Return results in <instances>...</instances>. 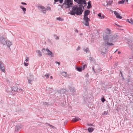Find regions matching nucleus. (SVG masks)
Masks as SVG:
<instances>
[{
    "label": "nucleus",
    "instance_id": "nucleus-6",
    "mask_svg": "<svg viewBox=\"0 0 133 133\" xmlns=\"http://www.w3.org/2000/svg\"><path fill=\"white\" fill-rule=\"evenodd\" d=\"M5 68L3 63L2 61H0V69L2 70V71L5 72Z\"/></svg>",
    "mask_w": 133,
    "mask_h": 133
},
{
    "label": "nucleus",
    "instance_id": "nucleus-21",
    "mask_svg": "<svg viewBox=\"0 0 133 133\" xmlns=\"http://www.w3.org/2000/svg\"><path fill=\"white\" fill-rule=\"evenodd\" d=\"M36 52L38 54V55L39 56H42L41 52L39 50H37L36 51Z\"/></svg>",
    "mask_w": 133,
    "mask_h": 133
},
{
    "label": "nucleus",
    "instance_id": "nucleus-38",
    "mask_svg": "<svg viewBox=\"0 0 133 133\" xmlns=\"http://www.w3.org/2000/svg\"><path fill=\"white\" fill-rule=\"evenodd\" d=\"M87 66V65L86 64H84L83 65V66L82 69L83 70L84 69H85V67Z\"/></svg>",
    "mask_w": 133,
    "mask_h": 133
},
{
    "label": "nucleus",
    "instance_id": "nucleus-41",
    "mask_svg": "<svg viewBox=\"0 0 133 133\" xmlns=\"http://www.w3.org/2000/svg\"><path fill=\"white\" fill-rule=\"evenodd\" d=\"M41 9H45V8L43 6H39V7Z\"/></svg>",
    "mask_w": 133,
    "mask_h": 133
},
{
    "label": "nucleus",
    "instance_id": "nucleus-44",
    "mask_svg": "<svg viewBox=\"0 0 133 133\" xmlns=\"http://www.w3.org/2000/svg\"><path fill=\"white\" fill-rule=\"evenodd\" d=\"M105 17V16L104 15H103L102 16H101V17H100V18L101 19H103Z\"/></svg>",
    "mask_w": 133,
    "mask_h": 133
},
{
    "label": "nucleus",
    "instance_id": "nucleus-33",
    "mask_svg": "<svg viewBox=\"0 0 133 133\" xmlns=\"http://www.w3.org/2000/svg\"><path fill=\"white\" fill-rule=\"evenodd\" d=\"M57 19L60 21H63V19L61 18V17L57 18Z\"/></svg>",
    "mask_w": 133,
    "mask_h": 133
},
{
    "label": "nucleus",
    "instance_id": "nucleus-30",
    "mask_svg": "<svg viewBox=\"0 0 133 133\" xmlns=\"http://www.w3.org/2000/svg\"><path fill=\"white\" fill-rule=\"evenodd\" d=\"M54 37H55V39H59V37L58 36H57L56 35H54Z\"/></svg>",
    "mask_w": 133,
    "mask_h": 133
},
{
    "label": "nucleus",
    "instance_id": "nucleus-59",
    "mask_svg": "<svg viewBox=\"0 0 133 133\" xmlns=\"http://www.w3.org/2000/svg\"><path fill=\"white\" fill-rule=\"evenodd\" d=\"M66 123H67V122H64V124H66Z\"/></svg>",
    "mask_w": 133,
    "mask_h": 133
},
{
    "label": "nucleus",
    "instance_id": "nucleus-52",
    "mask_svg": "<svg viewBox=\"0 0 133 133\" xmlns=\"http://www.w3.org/2000/svg\"><path fill=\"white\" fill-rule=\"evenodd\" d=\"M130 59H133V55H132V56L130 58Z\"/></svg>",
    "mask_w": 133,
    "mask_h": 133
},
{
    "label": "nucleus",
    "instance_id": "nucleus-18",
    "mask_svg": "<svg viewBox=\"0 0 133 133\" xmlns=\"http://www.w3.org/2000/svg\"><path fill=\"white\" fill-rule=\"evenodd\" d=\"M61 74L62 76H63L64 77L67 76V73L66 72L64 71L62 72H61Z\"/></svg>",
    "mask_w": 133,
    "mask_h": 133
},
{
    "label": "nucleus",
    "instance_id": "nucleus-40",
    "mask_svg": "<svg viewBox=\"0 0 133 133\" xmlns=\"http://www.w3.org/2000/svg\"><path fill=\"white\" fill-rule=\"evenodd\" d=\"M29 60V58L28 57H26V58L25 59V61L26 62H28Z\"/></svg>",
    "mask_w": 133,
    "mask_h": 133
},
{
    "label": "nucleus",
    "instance_id": "nucleus-36",
    "mask_svg": "<svg viewBox=\"0 0 133 133\" xmlns=\"http://www.w3.org/2000/svg\"><path fill=\"white\" fill-rule=\"evenodd\" d=\"M89 50V49L88 48H87L86 49H85L84 50L86 52H88Z\"/></svg>",
    "mask_w": 133,
    "mask_h": 133
},
{
    "label": "nucleus",
    "instance_id": "nucleus-24",
    "mask_svg": "<svg viewBox=\"0 0 133 133\" xmlns=\"http://www.w3.org/2000/svg\"><path fill=\"white\" fill-rule=\"evenodd\" d=\"M125 1V0H122V1H120L119 2H118V4H123V3Z\"/></svg>",
    "mask_w": 133,
    "mask_h": 133
},
{
    "label": "nucleus",
    "instance_id": "nucleus-34",
    "mask_svg": "<svg viewBox=\"0 0 133 133\" xmlns=\"http://www.w3.org/2000/svg\"><path fill=\"white\" fill-rule=\"evenodd\" d=\"M87 125L89 126H94V125L91 123H87Z\"/></svg>",
    "mask_w": 133,
    "mask_h": 133
},
{
    "label": "nucleus",
    "instance_id": "nucleus-11",
    "mask_svg": "<svg viewBox=\"0 0 133 133\" xmlns=\"http://www.w3.org/2000/svg\"><path fill=\"white\" fill-rule=\"evenodd\" d=\"M21 128V125L20 124H18L16 125L15 127V133H16V132H17Z\"/></svg>",
    "mask_w": 133,
    "mask_h": 133
},
{
    "label": "nucleus",
    "instance_id": "nucleus-45",
    "mask_svg": "<svg viewBox=\"0 0 133 133\" xmlns=\"http://www.w3.org/2000/svg\"><path fill=\"white\" fill-rule=\"evenodd\" d=\"M43 104L44 105H48L49 104H48V102H45L43 103Z\"/></svg>",
    "mask_w": 133,
    "mask_h": 133
},
{
    "label": "nucleus",
    "instance_id": "nucleus-47",
    "mask_svg": "<svg viewBox=\"0 0 133 133\" xmlns=\"http://www.w3.org/2000/svg\"><path fill=\"white\" fill-rule=\"evenodd\" d=\"M98 16L100 18V17L101 16V13H99L98 14Z\"/></svg>",
    "mask_w": 133,
    "mask_h": 133
},
{
    "label": "nucleus",
    "instance_id": "nucleus-37",
    "mask_svg": "<svg viewBox=\"0 0 133 133\" xmlns=\"http://www.w3.org/2000/svg\"><path fill=\"white\" fill-rule=\"evenodd\" d=\"M24 65L26 66H28L29 64V63H26L25 62H24Z\"/></svg>",
    "mask_w": 133,
    "mask_h": 133
},
{
    "label": "nucleus",
    "instance_id": "nucleus-54",
    "mask_svg": "<svg viewBox=\"0 0 133 133\" xmlns=\"http://www.w3.org/2000/svg\"><path fill=\"white\" fill-rule=\"evenodd\" d=\"M121 53V52L120 51H118V54H120Z\"/></svg>",
    "mask_w": 133,
    "mask_h": 133
},
{
    "label": "nucleus",
    "instance_id": "nucleus-1",
    "mask_svg": "<svg viewBox=\"0 0 133 133\" xmlns=\"http://www.w3.org/2000/svg\"><path fill=\"white\" fill-rule=\"evenodd\" d=\"M111 34H104L103 35V46H106L114 45L112 43L115 41L118 36L116 35H112Z\"/></svg>",
    "mask_w": 133,
    "mask_h": 133
},
{
    "label": "nucleus",
    "instance_id": "nucleus-46",
    "mask_svg": "<svg viewBox=\"0 0 133 133\" xmlns=\"http://www.w3.org/2000/svg\"><path fill=\"white\" fill-rule=\"evenodd\" d=\"M55 63L56 64H58V65H59L60 64V62H58L57 61H56L55 62Z\"/></svg>",
    "mask_w": 133,
    "mask_h": 133
},
{
    "label": "nucleus",
    "instance_id": "nucleus-20",
    "mask_svg": "<svg viewBox=\"0 0 133 133\" xmlns=\"http://www.w3.org/2000/svg\"><path fill=\"white\" fill-rule=\"evenodd\" d=\"M127 21L129 23H131L133 24V21L132 19H127Z\"/></svg>",
    "mask_w": 133,
    "mask_h": 133
},
{
    "label": "nucleus",
    "instance_id": "nucleus-48",
    "mask_svg": "<svg viewBox=\"0 0 133 133\" xmlns=\"http://www.w3.org/2000/svg\"><path fill=\"white\" fill-rule=\"evenodd\" d=\"M80 47H79V46H78L77 48V49H76V50L77 51H78L79 50H80Z\"/></svg>",
    "mask_w": 133,
    "mask_h": 133
},
{
    "label": "nucleus",
    "instance_id": "nucleus-14",
    "mask_svg": "<svg viewBox=\"0 0 133 133\" xmlns=\"http://www.w3.org/2000/svg\"><path fill=\"white\" fill-rule=\"evenodd\" d=\"M81 120V119L79 118L78 117H76L74 118H73L72 119V121L73 122H76L80 120Z\"/></svg>",
    "mask_w": 133,
    "mask_h": 133
},
{
    "label": "nucleus",
    "instance_id": "nucleus-29",
    "mask_svg": "<svg viewBox=\"0 0 133 133\" xmlns=\"http://www.w3.org/2000/svg\"><path fill=\"white\" fill-rule=\"evenodd\" d=\"M8 89H6V91L8 93L10 94V95H13V93L11 91H9V90L8 91Z\"/></svg>",
    "mask_w": 133,
    "mask_h": 133
},
{
    "label": "nucleus",
    "instance_id": "nucleus-53",
    "mask_svg": "<svg viewBox=\"0 0 133 133\" xmlns=\"http://www.w3.org/2000/svg\"><path fill=\"white\" fill-rule=\"evenodd\" d=\"M19 91H20V92H21V91H23V90L22 89H21L20 88L19 89Z\"/></svg>",
    "mask_w": 133,
    "mask_h": 133
},
{
    "label": "nucleus",
    "instance_id": "nucleus-32",
    "mask_svg": "<svg viewBox=\"0 0 133 133\" xmlns=\"http://www.w3.org/2000/svg\"><path fill=\"white\" fill-rule=\"evenodd\" d=\"M104 48L105 49V52H101V54H102V55H103V54H105L106 52V51H107V49H106V48H103V49H104Z\"/></svg>",
    "mask_w": 133,
    "mask_h": 133
},
{
    "label": "nucleus",
    "instance_id": "nucleus-31",
    "mask_svg": "<svg viewBox=\"0 0 133 133\" xmlns=\"http://www.w3.org/2000/svg\"><path fill=\"white\" fill-rule=\"evenodd\" d=\"M108 111L107 110V111H104L103 113V114L102 115H107L108 114Z\"/></svg>",
    "mask_w": 133,
    "mask_h": 133
},
{
    "label": "nucleus",
    "instance_id": "nucleus-51",
    "mask_svg": "<svg viewBox=\"0 0 133 133\" xmlns=\"http://www.w3.org/2000/svg\"><path fill=\"white\" fill-rule=\"evenodd\" d=\"M85 77H89V75L88 74H87L86 75H85Z\"/></svg>",
    "mask_w": 133,
    "mask_h": 133
},
{
    "label": "nucleus",
    "instance_id": "nucleus-2",
    "mask_svg": "<svg viewBox=\"0 0 133 133\" xmlns=\"http://www.w3.org/2000/svg\"><path fill=\"white\" fill-rule=\"evenodd\" d=\"M0 42L3 45H7L8 47L10 49V46L12 45V43L8 40L5 34H0Z\"/></svg>",
    "mask_w": 133,
    "mask_h": 133
},
{
    "label": "nucleus",
    "instance_id": "nucleus-35",
    "mask_svg": "<svg viewBox=\"0 0 133 133\" xmlns=\"http://www.w3.org/2000/svg\"><path fill=\"white\" fill-rule=\"evenodd\" d=\"M50 75L48 74H47L46 75H44L45 76L46 78H49V76Z\"/></svg>",
    "mask_w": 133,
    "mask_h": 133
},
{
    "label": "nucleus",
    "instance_id": "nucleus-61",
    "mask_svg": "<svg viewBox=\"0 0 133 133\" xmlns=\"http://www.w3.org/2000/svg\"><path fill=\"white\" fill-rule=\"evenodd\" d=\"M82 34H79V35H80L81 36Z\"/></svg>",
    "mask_w": 133,
    "mask_h": 133
},
{
    "label": "nucleus",
    "instance_id": "nucleus-42",
    "mask_svg": "<svg viewBox=\"0 0 133 133\" xmlns=\"http://www.w3.org/2000/svg\"><path fill=\"white\" fill-rule=\"evenodd\" d=\"M107 30L108 32H109V33L111 32V31L108 28H107L106 29Z\"/></svg>",
    "mask_w": 133,
    "mask_h": 133
},
{
    "label": "nucleus",
    "instance_id": "nucleus-3",
    "mask_svg": "<svg viewBox=\"0 0 133 133\" xmlns=\"http://www.w3.org/2000/svg\"><path fill=\"white\" fill-rule=\"evenodd\" d=\"M72 9V11H71L70 14L73 15H75L76 14L77 15H80L82 14V12L83 11L81 7H77L76 6L73 7Z\"/></svg>",
    "mask_w": 133,
    "mask_h": 133
},
{
    "label": "nucleus",
    "instance_id": "nucleus-55",
    "mask_svg": "<svg viewBox=\"0 0 133 133\" xmlns=\"http://www.w3.org/2000/svg\"><path fill=\"white\" fill-rule=\"evenodd\" d=\"M125 1H127V3L128 4V0H126Z\"/></svg>",
    "mask_w": 133,
    "mask_h": 133
},
{
    "label": "nucleus",
    "instance_id": "nucleus-12",
    "mask_svg": "<svg viewBox=\"0 0 133 133\" xmlns=\"http://www.w3.org/2000/svg\"><path fill=\"white\" fill-rule=\"evenodd\" d=\"M75 2H77L78 4L85 3V0H74Z\"/></svg>",
    "mask_w": 133,
    "mask_h": 133
},
{
    "label": "nucleus",
    "instance_id": "nucleus-49",
    "mask_svg": "<svg viewBox=\"0 0 133 133\" xmlns=\"http://www.w3.org/2000/svg\"><path fill=\"white\" fill-rule=\"evenodd\" d=\"M21 4H23V5H27L26 4V3H24L23 2H21Z\"/></svg>",
    "mask_w": 133,
    "mask_h": 133
},
{
    "label": "nucleus",
    "instance_id": "nucleus-26",
    "mask_svg": "<svg viewBox=\"0 0 133 133\" xmlns=\"http://www.w3.org/2000/svg\"><path fill=\"white\" fill-rule=\"evenodd\" d=\"M63 0H54L55 2H57L59 1L60 3H62Z\"/></svg>",
    "mask_w": 133,
    "mask_h": 133
},
{
    "label": "nucleus",
    "instance_id": "nucleus-64",
    "mask_svg": "<svg viewBox=\"0 0 133 133\" xmlns=\"http://www.w3.org/2000/svg\"><path fill=\"white\" fill-rule=\"evenodd\" d=\"M117 26H118V27H120V26H119V25H117Z\"/></svg>",
    "mask_w": 133,
    "mask_h": 133
},
{
    "label": "nucleus",
    "instance_id": "nucleus-50",
    "mask_svg": "<svg viewBox=\"0 0 133 133\" xmlns=\"http://www.w3.org/2000/svg\"><path fill=\"white\" fill-rule=\"evenodd\" d=\"M120 74H121V76L122 77H123L122 74V72L121 71H120Z\"/></svg>",
    "mask_w": 133,
    "mask_h": 133
},
{
    "label": "nucleus",
    "instance_id": "nucleus-57",
    "mask_svg": "<svg viewBox=\"0 0 133 133\" xmlns=\"http://www.w3.org/2000/svg\"><path fill=\"white\" fill-rule=\"evenodd\" d=\"M50 78L52 79L53 78V77H52V76H51L50 77Z\"/></svg>",
    "mask_w": 133,
    "mask_h": 133
},
{
    "label": "nucleus",
    "instance_id": "nucleus-17",
    "mask_svg": "<svg viewBox=\"0 0 133 133\" xmlns=\"http://www.w3.org/2000/svg\"><path fill=\"white\" fill-rule=\"evenodd\" d=\"M66 90L63 89H62L59 91V92L61 94H64Z\"/></svg>",
    "mask_w": 133,
    "mask_h": 133
},
{
    "label": "nucleus",
    "instance_id": "nucleus-8",
    "mask_svg": "<svg viewBox=\"0 0 133 133\" xmlns=\"http://www.w3.org/2000/svg\"><path fill=\"white\" fill-rule=\"evenodd\" d=\"M46 50L48 52L47 54L48 55L52 57H54V54H53L51 51L49 49H48V48H47Z\"/></svg>",
    "mask_w": 133,
    "mask_h": 133
},
{
    "label": "nucleus",
    "instance_id": "nucleus-9",
    "mask_svg": "<svg viewBox=\"0 0 133 133\" xmlns=\"http://www.w3.org/2000/svg\"><path fill=\"white\" fill-rule=\"evenodd\" d=\"M114 13L115 15H116V17L118 18L122 19V16H120V14L116 11H114Z\"/></svg>",
    "mask_w": 133,
    "mask_h": 133
},
{
    "label": "nucleus",
    "instance_id": "nucleus-25",
    "mask_svg": "<svg viewBox=\"0 0 133 133\" xmlns=\"http://www.w3.org/2000/svg\"><path fill=\"white\" fill-rule=\"evenodd\" d=\"M101 101L104 103L105 101V99L104 98V96H103L101 99Z\"/></svg>",
    "mask_w": 133,
    "mask_h": 133
},
{
    "label": "nucleus",
    "instance_id": "nucleus-23",
    "mask_svg": "<svg viewBox=\"0 0 133 133\" xmlns=\"http://www.w3.org/2000/svg\"><path fill=\"white\" fill-rule=\"evenodd\" d=\"M88 6H87V8L88 9H89L91 7V5L90 3V2H89L88 3Z\"/></svg>",
    "mask_w": 133,
    "mask_h": 133
},
{
    "label": "nucleus",
    "instance_id": "nucleus-4",
    "mask_svg": "<svg viewBox=\"0 0 133 133\" xmlns=\"http://www.w3.org/2000/svg\"><path fill=\"white\" fill-rule=\"evenodd\" d=\"M90 11L88 10L84 11L83 19L85 22H84V24L86 26H89V21L90 20V19L88 18V16L90 14Z\"/></svg>",
    "mask_w": 133,
    "mask_h": 133
},
{
    "label": "nucleus",
    "instance_id": "nucleus-27",
    "mask_svg": "<svg viewBox=\"0 0 133 133\" xmlns=\"http://www.w3.org/2000/svg\"><path fill=\"white\" fill-rule=\"evenodd\" d=\"M89 59L91 61H95V59L91 57H89Z\"/></svg>",
    "mask_w": 133,
    "mask_h": 133
},
{
    "label": "nucleus",
    "instance_id": "nucleus-58",
    "mask_svg": "<svg viewBox=\"0 0 133 133\" xmlns=\"http://www.w3.org/2000/svg\"><path fill=\"white\" fill-rule=\"evenodd\" d=\"M45 51V49H44V48H43L42 49V51Z\"/></svg>",
    "mask_w": 133,
    "mask_h": 133
},
{
    "label": "nucleus",
    "instance_id": "nucleus-22",
    "mask_svg": "<svg viewBox=\"0 0 133 133\" xmlns=\"http://www.w3.org/2000/svg\"><path fill=\"white\" fill-rule=\"evenodd\" d=\"M27 79L28 80V83L29 84H31V81L32 80V79L31 78H29L28 77H27Z\"/></svg>",
    "mask_w": 133,
    "mask_h": 133
},
{
    "label": "nucleus",
    "instance_id": "nucleus-28",
    "mask_svg": "<svg viewBox=\"0 0 133 133\" xmlns=\"http://www.w3.org/2000/svg\"><path fill=\"white\" fill-rule=\"evenodd\" d=\"M112 1H110L107 4V5H110L112 3Z\"/></svg>",
    "mask_w": 133,
    "mask_h": 133
},
{
    "label": "nucleus",
    "instance_id": "nucleus-43",
    "mask_svg": "<svg viewBox=\"0 0 133 133\" xmlns=\"http://www.w3.org/2000/svg\"><path fill=\"white\" fill-rule=\"evenodd\" d=\"M47 124L49 126V127H50L52 128H54V126L50 124Z\"/></svg>",
    "mask_w": 133,
    "mask_h": 133
},
{
    "label": "nucleus",
    "instance_id": "nucleus-60",
    "mask_svg": "<svg viewBox=\"0 0 133 133\" xmlns=\"http://www.w3.org/2000/svg\"><path fill=\"white\" fill-rule=\"evenodd\" d=\"M117 64L116 63L115 64V65H116V66H117Z\"/></svg>",
    "mask_w": 133,
    "mask_h": 133
},
{
    "label": "nucleus",
    "instance_id": "nucleus-5",
    "mask_svg": "<svg viewBox=\"0 0 133 133\" xmlns=\"http://www.w3.org/2000/svg\"><path fill=\"white\" fill-rule=\"evenodd\" d=\"M100 69L99 66L97 65H95V66H93L92 68V70L95 73L99 72Z\"/></svg>",
    "mask_w": 133,
    "mask_h": 133
},
{
    "label": "nucleus",
    "instance_id": "nucleus-7",
    "mask_svg": "<svg viewBox=\"0 0 133 133\" xmlns=\"http://www.w3.org/2000/svg\"><path fill=\"white\" fill-rule=\"evenodd\" d=\"M65 4L67 5L68 7L70 6L72 4V1L71 0H65Z\"/></svg>",
    "mask_w": 133,
    "mask_h": 133
},
{
    "label": "nucleus",
    "instance_id": "nucleus-10",
    "mask_svg": "<svg viewBox=\"0 0 133 133\" xmlns=\"http://www.w3.org/2000/svg\"><path fill=\"white\" fill-rule=\"evenodd\" d=\"M11 88L12 91L14 92H18L17 90H18V88L17 86L15 87L14 86L13 87H11Z\"/></svg>",
    "mask_w": 133,
    "mask_h": 133
},
{
    "label": "nucleus",
    "instance_id": "nucleus-62",
    "mask_svg": "<svg viewBox=\"0 0 133 133\" xmlns=\"http://www.w3.org/2000/svg\"><path fill=\"white\" fill-rule=\"evenodd\" d=\"M64 102L63 103V106H64Z\"/></svg>",
    "mask_w": 133,
    "mask_h": 133
},
{
    "label": "nucleus",
    "instance_id": "nucleus-56",
    "mask_svg": "<svg viewBox=\"0 0 133 133\" xmlns=\"http://www.w3.org/2000/svg\"><path fill=\"white\" fill-rule=\"evenodd\" d=\"M45 11H46V10H45L44 11H43V13H45Z\"/></svg>",
    "mask_w": 133,
    "mask_h": 133
},
{
    "label": "nucleus",
    "instance_id": "nucleus-15",
    "mask_svg": "<svg viewBox=\"0 0 133 133\" xmlns=\"http://www.w3.org/2000/svg\"><path fill=\"white\" fill-rule=\"evenodd\" d=\"M95 128L92 127H89L88 128L87 130L88 132H89L91 133L94 130Z\"/></svg>",
    "mask_w": 133,
    "mask_h": 133
},
{
    "label": "nucleus",
    "instance_id": "nucleus-39",
    "mask_svg": "<svg viewBox=\"0 0 133 133\" xmlns=\"http://www.w3.org/2000/svg\"><path fill=\"white\" fill-rule=\"evenodd\" d=\"M30 78L32 79H33L34 78V77L33 75H30Z\"/></svg>",
    "mask_w": 133,
    "mask_h": 133
},
{
    "label": "nucleus",
    "instance_id": "nucleus-13",
    "mask_svg": "<svg viewBox=\"0 0 133 133\" xmlns=\"http://www.w3.org/2000/svg\"><path fill=\"white\" fill-rule=\"evenodd\" d=\"M76 69L79 72L82 71L83 70L82 67V66H76Z\"/></svg>",
    "mask_w": 133,
    "mask_h": 133
},
{
    "label": "nucleus",
    "instance_id": "nucleus-16",
    "mask_svg": "<svg viewBox=\"0 0 133 133\" xmlns=\"http://www.w3.org/2000/svg\"><path fill=\"white\" fill-rule=\"evenodd\" d=\"M69 88L70 91L72 92H75L76 91L74 87H69Z\"/></svg>",
    "mask_w": 133,
    "mask_h": 133
},
{
    "label": "nucleus",
    "instance_id": "nucleus-63",
    "mask_svg": "<svg viewBox=\"0 0 133 133\" xmlns=\"http://www.w3.org/2000/svg\"><path fill=\"white\" fill-rule=\"evenodd\" d=\"M78 32V31L77 30H76V32Z\"/></svg>",
    "mask_w": 133,
    "mask_h": 133
},
{
    "label": "nucleus",
    "instance_id": "nucleus-19",
    "mask_svg": "<svg viewBox=\"0 0 133 133\" xmlns=\"http://www.w3.org/2000/svg\"><path fill=\"white\" fill-rule=\"evenodd\" d=\"M20 8L22 9L23 11L24 12V13L25 14V12L26 10V9L25 8L23 7L22 6H20Z\"/></svg>",
    "mask_w": 133,
    "mask_h": 133
}]
</instances>
